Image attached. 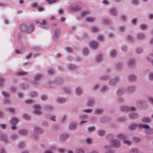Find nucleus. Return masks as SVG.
<instances>
[{
	"label": "nucleus",
	"instance_id": "5fc2aeb1",
	"mask_svg": "<svg viewBox=\"0 0 153 153\" xmlns=\"http://www.w3.org/2000/svg\"><path fill=\"white\" fill-rule=\"evenodd\" d=\"M102 23L105 24H109L110 23L109 20L107 19H104L102 20Z\"/></svg>",
	"mask_w": 153,
	"mask_h": 153
},
{
	"label": "nucleus",
	"instance_id": "2f4dec72",
	"mask_svg": "<svg viewBox=\"0 0 153 153\" xmlns=\"http://www.w3.org/2000/svg\"><path fill=\"white\" fill-rule=\"evenodd\" d=\"M96 19L95 17H86L85 20L88 22H94L95 21Z\"/></svg>",
	"mask_w": 153,
	"mask_h": 153
},
{
	"label": "nucleus",
	"instance_id": "4be33fe9",
	"mask_svg": "<svg viewBox=\"0 0 153 153\" xmlns=\"http://www.w3.org/2000/svg\"><path fill=\"white\" fill-rule=\"evenodd\" d=\"M27 32L30 33L33 32L34 29L33 25L31 24H29L27 23Z\"/></svg>",
	"mask_w": 153,
	"mask_h": 153
},
{
	"label": "nucleus",
	"instance_id": "39448f33",
	"mask_svg": "<svg viewBox=\"0 0 153 153\" xmlns=\"http://www.w3.org/2000/svg\"><path fill=\"white\" fill-rule=\"evenodd\" d=\"M119 80V78L118 77H116L113 79H109L108 81V84L110 86H114L116 85Z\"/></svg>",
	"mask_w": 153,
	"mask_h": 153
},
{
	"label": "nucleus",
	"instance_id": "e2e57ef3",
	"mask_svg": "<svg viewBox=\"0 0 153 153\" xmlns=\"http://www.w3.org/2000/svg\"><path fill=\"white\" fill-rule=\"evenodd\" d=\"M137 19H133L131 20L132 24L133 25H135L137 23Z\"/></svg>",
	"mask_w": 153,
	"mask_h": 153
},
{
	"label": "nucleus",
	"instance_id": "ea45409f",
	"mask_svg": "<svg viewBox=\"0 0 153 153\" xmlns=\"http://www.w3.org/2000/svg\"><path fill=\"white\" fill-rule=\"evenodd\" d=\"M141 121L143 123H148L150 122V119L147 117H145L141 119Z\"/></svg>",
	"mask_w": 153,
	"mask_h": 153
},
{
	"label": "nucleus",
	"instance_id": "9d476101",
	"mask_svg": "<svg viewBox=\"0 0 153 153\" xmlns=\"http://www.w3.org/2000/svg\"><path fill=\"white\" fill-rule=\"evenodd\" d=\"M95 104L94 100L92 98H88L87 100V102L85 105L87 107H90L93 106Z\"/></svg>",
	"mask_w": 153,
	"mask_h": 153
},
{
	"label": "nucleus",
	"instance_id": "79ce46f5",
	"mask_svg": "<svg viewBox=\"0 0 153 153\" xmlns=\"http://www.w3.org/2000/svg\"><path fill=\"white\" fill-rule=\"evenodd\" d=\"M110 55L112 57H115L117 55L116 51L114 50H112L110 51Z\"/></svg>",
	"mask_w": 153,
	"mask_h": 153
},
{
	"label": "nucleus",
	"instance_id": "4d7b16f0",
	"mask_svg": "<svg viewBox=\"0 0 153 153\" xmlns=\"http://www.w3.org/2000/svg\"><path fill=\"white\" fill-rule=\"evenodd\" d=\"M148 79L151 81H153V72H151L149 74Z\"/></svg>",
	"mask_w": 153,
	"mask_h": 153
},
{
	"label": "nucleus",
	"instance_id": "e433bc0d",
	"mask_svg": "<svg viewBox=\"0 0 153 153\" xmlns=\"http://www.w3.org/2000/svg\"><path fill=\"white\" fill-rule=\"evenodd\" d=\"M6 110L10 113H13L15 112L16 110L15 108L12 107H8L6 109Z\"/></svg>",
	"mask_w": 153,
	"mask_h": 153
},
{
	"label": "nucleus",
	"instance_id": "09e8293b",
	"mask_svg": "<svg viewBox=\"0 0 153 153\" xmlns=\"http://www.w3.org/2000/svg\"><path fill=\"white\" fill-rule=\"evenodd\" d=\"M19 133L20 134L26 135L27 134L28 132L26 130H22L19 131Z\"/></svg>",
	"mask_w": 153,
	"mask_h": 153
},
{
	"label": "nucleus",
	"instance_id": "774afa93",
	"mask_svg": "<svg viewBox=\"0 0 153 153\" xmlns=\"http://www.w3.org/2000/svg\"><path fill=\"white\" fill-rule=\"evenodd\" d=\"M49 119L52 121L55 122L56 121V116L54 115H51Z\"/></svg>",
	"mask_w": 153,
	"mask_h": 153
},
{
	"label": "nucleus",
	"instance_id": "f03ea898",
	"mask_svg": "<svg viewBox=\"0 0 153 153\" xmlns=\"http://www.w3.org/2000/svg\"><path fill=\"white\" fill-rule=\"evenodd\" d=\"M118 137L120 139L123 140V143L124 144L127 145L128 146L131 145L132 143L130 140H127L126 136L123 134H121L118 135Z\"/></svg>",
	"mask_w": 153,
	"mask_h": 153
},
{
	"label": "nucleus",
	"instance_id": "393cba45",
	"mask_svg": "<svg viewBox=\"0 0 153 153\" xmlns=\"http://www.w3.org/2000/svg\"><path fill=\"white\" fill-rule=\"evenodd\" d=\"M81 9V7L79 6H74L71 7L70 10L73 11H77Z\"/></svg>",
	"mask_w": 153,
	"mask_h": 153
},
{
	"label": "nucleus",
	"instance_id": "6e6d98bb",
	"mask_svg": "<svg viewBox=\"0 0 153 153\" xmlns=\"http://www.w3.org/2000/svg\"><path fill=\"white\" fill-rule=\"evenodd\" d=\"M132 139L133 141L136 143H139L141 141L140 139L138 137H134Z\"/></svg>",
	"mask_w": 153,
	"mask_h": 153
},
{
	"label": "nucleus",
	"instance_id": "423d86ee",
	"mask_svg": "<svg viewBox=\"0 0 153 153\" xmlns=\"http://www.w3.org/2000/svg\"><path fill=\"white\" fill-rule=\"evenodd\" d=\"M34 110L33 113L37 115L41 114L42 112L40 110V106L38 105H34L33 106Z\"/></svg>",
	"mask_w": 153,
	"mask_h": 153
},
{
	"label": "nucleus",
	"instance_id": "c03bdc74",
	"mask_svg": "<svg viewBox=\"0 0 153 153\" xmlns=\"http://www.w3.org/2000/svg\"><path fill=\"white\" fill-rule=\"evenodd\" d=\"M120 19L123 21L125 22L128 19L127 16L124 15L122 14L120 16Z\"/></svg>",
	"mask_w": 153,
	"mask_h": 153
},
{
	"label": "nucleus",
	"instance_id": "a18cd8bd",
	"mask_svg": "<svg viewBox=\"0 0 153 153\" xmlns=\"http://www.w3.org/2000/svg\"><path fill=\"white\" fill-rule=\"evenodd\" d=\"M17 137V135L15 134H11L10 136V139L11 140H14Z\"/></svg>",
	"mask_w": 153,
	"mask_h": 153
},
{
	"label": "nucleus",
	"instance_id": "603ef678",
	"mask_svg": "<svg viewBox=\"0 0 153 153\" xmlns=\"http://www.w3.org/2000/svg\"><path fill=\"white\" fill-rule=\"evenodd\" d=\"M138 150L136 148H134L130 149L129 151V153H138Z\"/></svg>",
	"mask_w": 153,
	"mask_h": 153
},
{
	"label": "nucleus",
	"instance_id": "20e7f679",
	"mask_svg": "<svg viewBox=\"0 0 153 153\" xmlns=\"http://www.w3.org/2000/svg\"><path fill=\"white\" fill-rule=\"evenodd\" d=\"M88 116L86 114H82L80 115L79 117V119L81 120L79 123L80 125L81 126L83 124L88 122Z\"/></svg>",
	"mask_w": 153,
	"mask_h": 153
},
{
	"label": "nucleus",
	"instance_id": "a19ab883",
	"mask_svg": "<svg viewBox=\"0 0 153 153\" xmlns=\"http://www.w3.org/2000/svg\"><path fill=\"white\" fill-rule=\"evenodd\" d=\"M85 142L88 144L91 145L93 141L91 138L87 137L85 139Z\"/></svg>",
	"mask_w": 153,
	"mask_h": 153
},
{
	"label": "nucleus",
	"instance_id": "f3484780",
	"mask_svg": "<svg viewBox=\"0 0 153 153\" xmlns=\"http://www.w3.org/2000/svg\"><path fill=\"white\" fill-rule=\"evenodd\" d=\"M42 78V75L40 74H38L35 75L33 77L34 83V84H36V81L40 80Z\"/></svg>",
	"mask_w": 153,
	"mask_h": 153
},
{
	"label": "nucleus",
	"instance_id": "0e129e2a",
	"mask_svg": "<svg viewBox=\"0 0 153 153\" xmlns=\"http://www.w3.org/2000/svg\"><path fill=\"white\" fill-rule=\"evenodd\" d=\"M46 1L48 2V4H51L53 3L57 2L58 0H46Z\"/></svg>",
	"mask_w": 153,
	"mask_h": 153
},
{
	"label": "nucleus",
	"instance_id": "13d9d810",
	"mask_svg": "<svg viewBox=\"0 0 153 153\" xmlns=\"http://www.w3.org/2000/svg\"><path fill=\"white\" fill-rule=\"evenodd\" d=\"M123 65L121 63H119L117 65V68L118 70H120L122 69L123 67Z\"/></svg>",
	"mask_w": 153,
	"mask_h": 153
},
{
	"label": "nucleus",
	"instance_id": "58836bf2",
	"mask_svg": "<svg viewBox=\"0 0 153 153\" xmlns=\"http://www.w3.org/2000/svg\"><path fill=\"white\" fill-rule=\"evenodd\" d=\"M75 153H85L84 149L82 148H77L74 151Z\"/></svg>",
	"mask_w": 153,
	"mask_h": 153
},
{
	"label": "nucleus",
	"instance_id": "ddd939ff",
	"mask_svg": "<svg viewBox=\"0 0 153 153\" xmlns=\"http://www.w3.org/2000/svg\"><path fill=\"white\" fill-rule=\"evenodd\" d=\"M68 137L69 136L68 134L65 133H63L60 135L59 139L61 141H63L65 140L68 139Z\"/></svg>",
	"mask_w": 153,
	"mask_h": 153
},
{
	"label": "nucleus",
	"instance_id": "37998d69",
	"mask_svg": "<svg viewBox=\"0 0 153 153\" xmlns=\"http://www.w3.org/2000/svg\"><path fill=\"white\" fill-rule=\"evenodd\" d=\"M135 60L133 59L129 60L127 62V64L129 66L133 65L135 63Z\"/></svg>",
	"mask_w": 153,
	"mask_h": 153
},
{
	"label": "nucleus",
	"instance_id": "dca6fc26",
	"mask_svg": "<svg viewBox=\"0 0 153 153\" xmlns=\"http://www.w3.org/2000/svg\"><path fill=\"white\" fill-rule=\"evenodd\" d=\"M103 59V55L102 54H98L96 56L95 61L97 62H100Z\"/></svg>",
	"mask_w": 153,
	"mask_h": 153
},
{
	"label": "nucleus",
	"instance_id": "6e6552de",
	"mask_svg": "<svg viewBox=\"0 0 153 153\" xmlns=\"http://www.w3.org/2000/svg\"><path fill=\"white\" fill-rule=\"evenodd\" d=\"M89 45L90 47L94 49L97 48L99 46L98 44L94 41H90L89 43Z\"/></svg>",
	"mask_w": 153,
	"mask_h": 153
},
{
	"label": "nucleus",
	"instance_id": "0eeeda50",
	"mask_svg": "<svg viewBox=\"0 0 153 153\" xmlns=\"http://www.w3.org/2000/svg\"><path fill=\"white\" fill-rule=\"evenodd\" d=\"M121 110L123 111L128 112L131 111H134L135 108L134 107H130L128 106H123L121 108Z\"/></svg>",
	"mask_w": 153,
	"mask_h": 153
},
{
	"label": "nucleus",
	"instance_id": "bf43d9fd",
	"mask_svg": "<svg viewBox=\"0 0 153 153\" xmlns=\"http://www.w3.org/2000/svg\"><path fill=\"white\" fill-rule=\"evenodd\" d=\"M100 84H95L93 86L92 89L94 90H97L100 87Z\"/></svg>",
	"mask_w": 153,
	"mask_h": 153
},
{
	"label": "nucleus",
	"instance_id": "3c124183",
	"mask_svg": "<svg viewBox=\"0 0 153 153\" xmlns=\"http://www.w3.org/2000/svg\"><path fill=\"white\" fill-rule=\"evenodd\" d=\"M93 110L91 109H85L82 110V111L83 112L86 113H92Z\"/></svg>",
	"mask_w": 153,
	"mask_h": 153
},
{
	"label": "nucleus",
	"instance_id": "864d4df0",
	"mask_svg": "<svg viewBox=\"0 0 153 153\" xmlns=\"http://www.w3.org/2000/svg\"><path fill=\"white\" fill-rule=\"evenodd\" d=\"M16 74L17 76H21L25 75L26 74V73L22 71H18Z\"/></svg>",
	"mask_w": 153,
	"mask_h": 153
},
{
	"label": "nucleus",
	"instance_id": "4468645a",
	"mask_svg": "<svg viewBox=\"0 0 153 153\" xmlns=\"http://www.w3.org/2000/svg\"><path fill=\"white\" fill-rule=\"evenodd\" d=\"M109 12L113 16H117L118 15V12L116 9L114 8H111L109 11Z\"/></svg>",
	"mask_w": 153,
	"mask_h": 153
},
{
	"label": "nucleus",
	"instance_id": "72a5a7b5",
	"mask_svg": "<svg viewBox=\"0 0 153 153\" xmlns=\"http://www.w3.org/2000/svg\"><path fill=\"white\" fill-rule=\"evenodd\" d=\"M105 134L106 132L105 131L103 130H99L97 132V135L100 137H102L105 135Z\"/></svg>",
	"mask_w": 153,
	"mask_h": 153
},
{
	"label": "nucleus",
	"instance_id": "2eb2a0df",
	"mask_svg": "<svg viewBox=\"0 0 153 153\" xmlns=\"http://www.w3.org/2000/svg\"><path fill=\"white\" fill-rule=\"evenodd\" d=\"M140 125H142L140 123L137 124H132L130 125L128 127V128L130 130H134L136 128L138 127L140 128H140L138 126Z\"/></svg>",
	"mask_w": 153,
	"mask_h": 153
},
{
	"label": "nucleus",
	"instance_id": "c85d7f7f",
	"mask_svg": "<svg viewBox=\"0 0 153 153\" xmlns=\"http://www.w3.org/2000/svg\"><path fill=\"white\" fill-rule=\"evenodd\" d=\"M139 27L140 30H146L148 28L147 25L144 24H140L139 26Z\"/></svg>",
	"mask_w": 153,
	"mask_h": 153
},
{
	"label": "nucleus",
	"instance_id": "c756f323",
	"mask_svg": "<svg viewBox=\"0 0 153 153\" xmlns=\"http://www.w3.org/2000/svg\"><path fill=\"white\" fill-rule=\"evenodd\" d=\"M0 139L1 140L4 142H8V141L7 137L6 135L2 134L0 137Z\"/></svg>",
	"mask_w": 153,
	"mask_h": 153
},
{
	"label": "nucleus",
	"instance_id": "bb28decb",
	"mask_svg": "<svg viewBox=\"0 0 153 153\" xmlns=\"http://www.w3.org/2000/svg\"><path fill=\"white\" fill-rule=\"evenodd\" d=\"M82 53L83 55L86 56L88 55L89 51L87 48H84L82 49Z\"/></svg>",
	"mask_w": 153,
	"mask_h": 153
},
{
	"label": "nucleus",
	"instance_id": "680f3d73",
	"mask_svg": "<svg viewBox=\"0 0 153 153\" xmlns=\"http://www.w3.org/2000/svg\"><path fill=\"white\" fill-rule=\"evenodd\" d=\"M131 1L132 4L137 5L139 3V0H131Z\"/></svg>",
	"mask_w": 153,
	"mask_h": 153
},
{
	"label": "nucleus",
	"instance_id": "de8ad7c7",
	"mask_svg": "<svg viewBox=\"0 0 153 153\" xmlns=\"http://www.w3.org/2000/svg\"><path fill=\"white\" fill-rule=\"evenodd\" d=\"M22 117L23 119L26 120H30V116L25 114H22Z\"/></svg>",
	"mask_w": 153,
	"mask_h": 153
},
{
	"label": "nucleus",
	"instance_id": "a211bd4d",
	"mask_svg": "<svg viewBox=\"0 0 153 153\" xmlns=\"http://www.w3.org/2000/svg\"><path fill=\"white\" fill-rule=\"evenodd\" d=\"M145 38V35L142 33H139L136 35V38L140 40H142L144 39Z\"/></svg>",
	"mask_w": 153,
	"mask_h": 153
},
{
	"label": "nucleus",
	"instance_id": "4c0bfd02",
	"mask_svg": "<svg viewBox=\"0 0 153 153\" xmlns=\"http://www.w3.org/2000/svg\"><path fill=\"white\" fill-rule=\"evenodd\" d=\"M126 27L125 26H120L118 28L119 31L121 32H124L126 29Z\"/></svg>",
	"mask_w": 153,
	"mask_h": 153
},
{
	"label": "nucleus",
	"instance_id": "aec40b11",
	"mask_svg": "<svg viewBox=\"0 0 153 153\" xmlns=\"http://www.w3.org/2000/svg\"><path fill=\"white\" fill-rule=\"evenodd\" d=\"M27 24L23 23L21 26L20 29L22 31H26L27 32Z\"/></svg>",
	"mask_w": 153,
	"mask_h": 153
},
{
	"label": "nucleus",
	"instance_id": "7ed1b4c3",
	"mask_svg": "<svg viewBox=\"0 0 153 153\" xmlns=\"http://www.w3.org/2000/svg\"><path fill=\"white\" fill-rule=\"evenodd\" d=\"M138 126L145 129V131L147 134H150L153 133V129H150L149 126L147 124L140 125Z\"/></svg>",
	"mask_w": 153,
	"mask_h": 153
},
{
	"label": "nucleus",
	"instance_id": "7c9ffc66",
	"mask_svg": "<svg viewBox=\"0 0 153 153\" xmlns=\"http://www.w3.org/2000/svg\"><path fill=\"white\" fill-rule=\"evenodd\" d=\"M65 99L62 97H58L56 99V102L58 103H62L65 102Z\"/></svg>",
	"mask_w": 153,
	"mask_h": 153
},
{
	"label": "nucleus",
	"instance_id": "8fccbe9b",
	"mask_svg": "<svg viewBox=\"0 0 153 153\" xmlns=\"http://www.w3.org/2000/svg\"><path fill=\"white\" fill-rule=\"evenodd\" d=\"M108 89V86L103 85L100 88V91L102 92H104L107 91Z\"/></svg>",
	"mask_w": 153,
	"mask_h": 153
},
{
	"label": "nucleus",
	"instance_id": "49530a36",
	"mask_svg": "<svg viewBox=\"0 0 153 153\" xmlns=\"http://www.w3.org/2000/svg\"><path fill=\"white\" fill-rule=\"evenodd\" d=\"M1 94L3 97L4 98H7L9 97V94L5 91H1Z\"/></svg>",
	"mask_w": 153,
	"mask_h": 153
},
{
	"label": "nucleus",
	"instance_id": "f8f14e48",
	"mask_svg": "<svg viewBox=\"0 0 153 153\" xmlns=\"http://www.w3.org/2000/svg\"><path fill=\"white\" fill-rule=\"evenodd\" d=\"M60 33L61 31L59 29H56L55 30L53 38V40L54 41L56 40V39L59 37Z\"/></svg>",
	"mask_w": 153,
	"mask_h": 153
},
{
	"label": "nucleus",
	"instance_id": "052dcab7",
	"mask_svg": "<svg viewBox=\"0 0 153 153\" xmlns=\"http://www.w3.org/2000/svg\"><path fill=\"white\" fill-rule=\"evenodd\" d=\"M91 30L92 32H97L99 31V29L96 27H93L91 28Z\"/></svg>",
	"mask_w": 153,
	"mask_h": 153
},
{
	"label": "nucleus",
	"instance_id": "b1692460",
	"mask_svg": "<svg viewBox=\"0 0 153 153\" xmlns=\"http://www.w3.org/2000/svg\"><path fill=\"white\" fill-rule=\"evenodd\" d=\"M33 131L35 133H39L42 132V130L40 128L37 126H34L33 128Z\"/></svg>",
	"mask_w": 153,
	"mask_h": 153
},
{
	"label": "nucleus",
	"instance_id": "69168bd1",
	"mask_svg": "<svg viewBox=\"0 0 153 153\" xmlns=\"http://www.w3.org/2000/svg\"><path fill=\"white\" fill-rule=\"evenodd\" d=\"M54 72V71L51 69H48L47 71V74L49 75L52 74Z\"/></svg>",
	"mask_w": 153,
	"mask_h": 153
},
{
	"label": "nucleus",
	"instance_id": "1a4fd4ad",
	"mask_svg": "<svg viewBox=\"0 0 153 153\" xmlns=\"http://www.w3.org/2000/svg\"><path fill=\"white\" fill-rule=\"evenodd\" d=\"M103 150L104 153H114V151L111 150V146L110 145L105 146Z\"/></svg>",
	"mask_w": 153,
	"mask_h": 153
},
{
	"label": "nucleus",
	"instance_id": "9b49d317",
	"mask_svg": "<svg viewBox=\"0 0 153 153\" xmlns=\"http://www.w3.org/2000/svg\"><path fill=\"white\" fill-rule=\"evenodd\" d=\"M74 91L76 95L80 96L82 94L83 91L82 88L79 87H76L74 90Z\"/></svg>",
	"mask_w": 153,
	"mask_h": 153
},
{
	"label": "nucleus",
	"instance_id": "f704fd0d",
	"mask_svg": "<svg viewBox=\"0 0 153 153\" xmlns=\"http://www.w3.org/2000/svg\"><path fill=\"white\" fill-rule=\"evenodd\" d=\"M97 38L98 41L101 42H104L105 39L104 36L101 35H98L97 37Z\"/></svg>",
	"mask_w": 153,
	"mask_h": 153
},
{
	"label": "nucleus",
	"instance_id": "cd10ccee",
	"mask_svg": "<svg viewBox=\"0 0 153 153\" xmlns=\"http://www.w3.org/2000/svg\"><path fill=\"white\" fill-rule=\"evenodd\" d=\"M129 117L131 119H134L137 118L138 117V115L135 113H132L129 115Z\"/></svg>",
	"mask_w": 153,
	"mask_h": 153
},
{
	"label": "nucleus",
	"instance_id": "5701e85b",
	"mask_svg": "<svg viewBox=\"0 0 153 153\" xmlns=\"http://www.w3.org/2000/svg\"><path fill=\"white\" fill-rule=\"evenodd\" d=\"M46 21L45 20H43L42 22H40L38 20L36 21V24L39 23L40 24V25L42 28H45L46 27Z\"/></svg>",
	"mask_w": 153,
	"mask_h": 153
},
{
	"label": "nucleus",
	"instance_id": "c9c22d12",
	"mask_svg": "<svg viewBox=\"0 0 153 153\" xmlns=\"http://www.w3.org/2000/svg\"><path fill=\"white\" fill-rule=\"evenodd\" d=\"M66 67L67 68L70 70L74 69L76 67L75 65L71 64H68L67 65Z\"/></svg>",
	"mask_w": 153,
	"mask_h": 153
},
{
	"label": "nucleus",
	"instance_id": "6ab92c4d",
	"mask_svg": "<svg viewBox=\"0 0 153 153\" xmlns=\"http://www.w3.org/2000/svg\"><path fill=\"white\" fill-rule=\"evenodd\" d=\"M104 110L101 108L95 109L94 110V113L98 114H101L104 112Z\"/></svg>",
	"mask_w": 153,
	"mask_h": 153
},
{
	"label": "nucleus",
	"instance_id": "f257e3e1",
	"mask_svg": "<svg viewBox=\"0 0 153 153\" xmlns=\"http://www.w3.org/2000/svg\"><path fill=\"white\" fill-rule=\"evenodd\" d=\"M19 122V119L17 117H13L11 118L9 122L11 125V128L12 130H15L17 129L16 126L18 123Z\"/></svg>",
	"mask_w": 153,
	"mask_h": 153
},
{
	"label": "nucleus",
	"instance_id": "a878e982",
	"mask_svg": "<svg viewBox=\"0 0 153 153\" xmlns=\"http://www.w3.org/2000/svg\"><path fill=\"white\" fill-rule=\"evenodd\" d=\"M76 124L75 123H70L68 126V128L70 129L73 130L76 128Z\"/></svg>",
	"mask_w": 153,
	"mask_h": 153
},
{
	"label": "nucleus",
	"instance_id": "338daca9",
	"mask_svg": "<svg viewBox=\"0 0 153 153\" xmlns=\"http://www.w3.org/2000/svg\"><path fill=\"white\" fill-rule=\"evenodd\" d=\"M88 130L89 131H95V128L94 126L89 127L88 128Z\"/></svg>",
	"mask_w": 153,
	"mask_h": 153
},
{
	"label": "nucleus",
	"instance_id": "473e14b6",
	"mask_svg": "<svg viewBox=\"0 0 153 153\" xmlns=\"http://www.w3.org/2000/svg\"><path fill=\"white\" fill-rule=\"evenodd\" d=\"M128 80L130 81H134L137 79V77L134 75H131L128 77Z\"/></svg>",
	"mask_w": 153,
	"mask_h": 153
},
{
	"label": "nucleus",
	"instance_id": "412c9836",
	"mask_svg": "<svg viewBox=\"0 0 153 153\" xmlns=\"http://www.w3.org/2000/svg\"><path fill=\"white\" fill-rule=\"evenodd\" d=\"M112 143L113 145L115 147H117L120 146V142L118 140H112Z\"/></svg>",
	"mask_w": 153,
	"mask_h": 153
}]
</instances>
